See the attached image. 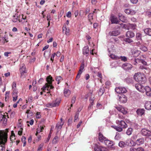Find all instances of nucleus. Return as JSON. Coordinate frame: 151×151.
I'll return each instance as SVG.
<instances>
[{"label":"nucleus","mask_w":151,"mask_h":151,"mask_svg":"<svg viewBox=\"0 0 151 151\" xmlns=\"http://www.w3.org/2000/svg\"><path fill=\"white\" fill-rule=\"evenodd\" d=\"M139 62L142 63L143 65H147V63L144 60L141 59L139 60Z\"/></svg>","instance_id":"54"},{"label":"nucleus","mask_w":151,"mask_h":151,"mask_svg":"<svg viewBox=\"0 0 151 151\" xmlns=\"http://www.w3.org/2000/svg\"><path fill=\"white\" fill-rule=\"evenodd\" d=\"M33 98L32 96H30L28 97V101L30 102H32Z\"/></svg>","instance_id":"62"},{"label":"nucleus","mask_w":151,"mask_h":151,"mask_svg":"<svg viewBox=\"0 0 151 151\" xmlns=\"http://www.w3.org/2000/svg\"><path fill=\"white\" fill-rule=\"evenodd\" d=\"M9 91H6L5 93V100L6 101L9 98Z\"/></svg>","instance_id":"44"},{"label":"nucleus","mask_w":151,"mask_h":151,"mask_svg":"<svg viewBox=\"0 0 151 151\" xmlns=\"http://www.w3.org/2000/svg\"><path fill=\"white\" fill-rule=\"evenodd\" d=\"M94 12L95 11H93V13L89 14L88 16V20L91 24H92L91 20L93 19V15Z\"/></svg>","instance_id":"29"},{"label":"nucleus","mask_w":151,"mask_h":151,"mask_svg":"<svg viewBox=\"0 0 151 151\" xmlns=\"http://www.w3.org/2000/svg\"><path fill=\"white\" fill-rule=\"evenodd\" d=\"M55 53H54L53 54L50 58V60L52 61V62H53V61L54 60V58L55 57Z\"/></svg>","instance_id":"58"},{"label":"nucleus","mask_w":151,"mask_h":151,"mask_svg":"<svg viewBox=\"0 0 151 151\" xmlns=\"http://www.w3.org/2000/svg\"><path fill=\"white\" fill-rule=\"evenodd\" d=\"M20 72L21 74V77L23 76L24 73H27L26 68L24 65L22 66L20 68Z\"/></svg>","instance_id":"19"},{"label":"nucleus","mask_w":151,"mask_h":151,"mask_svg":"<svg viewBox=\"0 0 151 151\" xmlns=\"http://www.w3.org/2000/svg\"><path fill=\"white\" fill-rule=\"evenodd\" d=\"M126 36L127 37L132 38L134 37L135 34L132 31H128L126 33Z\"/></svg>","instance_id":"15"},{"label":"nucleus","mask_w":151,"mask_h":151,"mask_svg":"<svg viewBox=\"0 0 151 151\" xmlns=\"http://www.w3.org/2000/svg\"><path fill=\"white\" fill-rule=\"evenodd\" d=\"M129 37H127L124 39V40L125 42L128 43H130L133 42V40Z\"/></svg>","instance_id":"36"},{"label":"nucleus","mask_w":151,"mask_h":151,"mask_svg":"<svg viewBox=\"0 0 151 151\" xmlns=\"http://www.w3.org/2000/svg\"><path fill=\"white\" fill-rule=\"evenodd\" d=\"M145 92L146 94L149 96H151V89L148 86H146L144 88V90L143 92L144 93Z\"/></svg>","instance_id":"14"},{"label":"nucleus","mask_w":151,"mask_h":151,"mask_svg":"<svg viewBox=\"0 0 151 151\" xmlns=\"http://www.w3.org/2000/svg\"><path fill=\"white\" fill-rule=\"evenodd\" d=\"M82 72V71L79 70L78 73L77 74V76H76V79H78L80 78V77L81 75V74Z\"/></svg>","instance_id":"49"},{"label":"nucleus","mask_w":151,"mask_h":151,"mask_svg":"<svg viewBox=\"0 0 151 151\" xmlns=\"http://www.w3.org/2000/svg\"><path fill=\"white\" fill-rule=\"evenodd\" d=\"M46 81L47 83H46L42 88L43 91H45L46 89L49 91L50 89H52L54 88L52 85V82L53 81V80L52 79V77L50 75L47 77Z\"/></svg>","instance_id":"3"},{"label":"nucleus","mask_w":151,"mask_h":151,"mask_svg":"<svg viewBox=\"0 0 151 151\" xmlns=\"http://www.w3.org/2000/svg\"><path fill=\"white\" fill-rule=\"evenodd\" d=\"M144 140L143 138H141L137 139L134 143L133 146H134L136 144L138 146H140L144 143Z\"/></svg>","instance_id":"9"},{"label":"nucleus","mask_w":151,"mask_h":151,"mask_svg":"<svg viewBox=\"0 0 151 151\" xmlns=\"http://www.w3.org/2000/svg\"><path fill=\"white\" fill-rule=\"evenodd\" d=\"M120 34V32L118 30H115L110 32L109 33V35L112 36H117Z\"/></svg>","instance_id":"17"},{"label":"nucleus","mask_w":151,"mask_h":151,"mask_svg":"<svg viewBox=\"0 0 151 151\" xmlns=\"http://www.w3.org/2000/svg\"><path fill=\"white\" fill-rule=\"evenodd\" d=\"M110 20L112 24H118L120 22L117 17L112 15L110 17Z\"/></svg>","instance_id":"8"},{"label":"nucleus","mask_w":151,"mask_h":151,"mask_svg":"<svg viewBox=\"0 0 151 151\" xmlns=\"http://www.w3.org/2000/svg\"><path fill=\"white\" fill-rule=\"evenodd\" d=\"M144 33L149 36H151V29L147 28L144 29Z\"/></svg>","instance_id":"22"},{"label":"nucleus","mask_w":151,"mask_h":151,"mask_svg":"<svg viewBox=\"0 0 151 151\" xmlns=\"http://www.w3.org/2000/svg\"><path fill=\"white\" fill-rule=\"evenodd\" d=\"M13 89V95L12 96H17V89Z\"/></svg>","instance_id":"52"},{"label":"nucleus","mask_w":151,"mask_h":151,"mask_svg":"<svg viewBox=\"0 0 151 151\" xmlns=\"http://www.w3.org/2000/svg\"><path fill=\"white\" fill-rule=\"evenodd\" d=\"M37 136V139L35 140L36 142H38L41 139V137L40 135L37 134V135H36Z\"/></svg>","instance_id":"57"},{"label":"nucleus","mask_w":151,"mask_h":151,"mask_svg":"<svg viewBox=\"0 0 151 151\" xmlns=\"http://www.w3.org/2000/svg\"><path fill=\"white\" fill-rule=\"evenodd\" d=\"M128 27L129 29L133 30H134L136 29L137 25L136 24H132L129 23L128 24Z\"/></svg>","instance_id":"24"},{"label":"nucleus","mask_w":151,"mask_h":151,"mask_svg":"<svg viewBox=\"0 0 151 151\" xmlns=\"http://www.w3.org/2000/svg\"><path fill=\"white\" fill-rule=\"evenodd\" d=\"M114 127L117 131L119 132H122L123 130V128L119 127L114 126Z\"/></svg>","instance_id":"43"},{"label":"nucleus","mask_w":151,"mask_h":151,"mask_svg":"<svg viewBox=\"0 0 151 151\" xmlns=\"http://www.w3.org/2000/svg\"><path fill=\"white\" fill-rule=\"evenodd\" d=\"M88 47L86 46L84 47L83 48V53L84 54H86V55H88L89 52ZM86 56L88 55H86Z\"/></svg>","instance_id":"27"},{"label":"nucleus","mask_w":151,"mask_h":151,"mask_svg":"<svg viewBox=\"0 0 151 151\" xmlns=\"http://www.w3.org/2000/svg\"><path fill=\"white\" fill-rule=\"evenodd\" d=\"M135 43L136 45L137 46L140 47L141 45H141L142 44V42L141 41H138L137 42H135Z\"/></svg>","instance_id":"55"},{"label":"nucleus","mask_w":151,"mask_h":151,"mask_svg":"<svg viewBox=\"0 0 151 151\" xmlns=\"http://www.w3.org/2000/svg\"><path fill=\"white\" fill-rule=\"evenodd\" d=\"M145 111L144 109H139L137 110L136 113L138 115L142 116L145 113Z\"/></svg>","instance_id":"21"},{"label":"nucleus","mask_w":151,"mask_h":151,"mask_svg":"<svg viewBox=\"0 0 151 151\" xmlns=\"http://www.w3.org/2000/svg\"><path fill=\"white\" fill-rule=\"evenodd\" d=\"M119 19L120 20L122 21L123 22H125L127 21L126 17L123 15H122V17Z\"/></svg>","instance_id":"47"},{"label":"nucleus","mask_w":151,"mask_h":151,"mask_svg":"<svg viewBox=\"0 0 151 151\" xmlns=\"http://www.w3.org/2000/svg\"><path fill=\"white\" fill-rule=\"evenodd\" d=\"M94 150L95 151H102V147L98 145L95 147Z\"/></svg>","instance_id":"40"},{"label":"nucleus","mask_w":151,"mask_h":151,"mask_svg":"<svg viewBox=\"0 0 151 151\" xmlns=\"http://www.w3.org/2000/svg\"><path fill=\"white\" fill-rule=\"evenodd\" d=\"M8 129H6L4 130H0V146L2 147V150L3 148H4L5 144L8 138Z\"/></svg>","instance_id":"1"},{"label":"nucleus","mask_w":151,"mask_h":151,"mask_svg":"<svg viewBox=\"0 0 151 151\" xmlns=\"http://www.w3.org/2000/svg\"><path fill=\"white\" fill-rule=\"evenodd\" d=\"M132 131V129L131 128H129L127 129L126 133L127 135H130L131 134Z\"/></svg>","instance_id":"38"},{"label":"nucleus","mask_w":151,"mask_h":151,"mask_svg":"<svg viewBox=\"0 0 151 151\" xmlns=\"http://www.w3.org/2000/svg\"><path fill=\"white\" fill-rule=\"evenodd\" d=\"M63 32H64L66 35H68L69 34V29L67 28L66 26H64L63 27Z\"/></svg>","instance_id":"25"},{"label":"nucleus","mask_w":151,"mask_h":151,"mask_svg":"<svg viewBox=\"0 0 151 151\" xmlns=\"http://www.w3.org/2000/svg\"><path fill=\"white\" fill-rule=\"evenodd\" d=\"M8 41L4 37H0V45H4L5 42H7Z\"/></svg>","instance_id":"26"},{"label":"nucleus","mask_w":151,"mask_h":151,"mask_svg":"<svg viewBox=\"0 0 151 151\" xmlns=\"http://www.w3.org/2000/svg\"><path fill=\"white\" fill-rule=\"evenodd\" d=\"M123 107L122 106H119L115 107V108L119 111H120L121 110L122 108Z\"/></svg>","instance_id":"59"},{"label":"nucleus","mask_w":151,"mask_h":151,"mask_svg":"<svg viewBox=\"0 0 151 151\" xmlns=\"http://www.w3.org/2000/svg\"><path fill=\"white\" fill-rule=\"evenodd\" d=\"M71 13L70 12H68L66 14V16L70 18L71 17Z\"/></svg>","instance_id":"63"},{"label":"nucleus","mask_w":151,"mask_h":151,"mask_svg":"<svg viewBox=\"0 0 151 151\" xmlns=\"http://www.w3.org/2000/svg\"><path fill=\"white\" fill-rule=\"evenodd\" d=\"M104 92V87H101L100 88L98 92V94L99 96H101Z\"/></svg>","instance_id":"32"},{"label":"nucleus","mask_w":151,"mask_h":151,"mask_svg":"<svg viewBox=\"0 0 151 151\" xmlns=\"http://www.w3.org/2000/svg\"><path fill=\"white\" fill-rule=\"evenodd\" d=\"M119 59H121V60L122 61L125 62L127 60V58L125 56H120L119 57Z\"/></svg>","instance_id":"50"},{"label":"nucleus","mask_w":151,"mask_h":151,"mask_svg":"<svg viewBox=\"0 0 151 151\" xmlns=\"http://www.w3.org/2000/svg\"><path fill=\"white\" fill-rule=\"evenodd\" d=\"M124 12L127 14L134 15L135 14L136 12L134 10H132L129 9H125L124 10Z\"/></svg>","instance_id":"13"},{"label":"nucleus","mask_w":151,"mask_h":151,"mask_svg":"<svg viewBox=\"0 0 151 151\" xmlns=\"http://www.w3.org/2000/svg\"><path fill=\"white\" fill-rule=\"evenodd\" d=\"M79 115L78 113H76L75 114L74 119V122H76L77 119H78Z\"/></svg>","instance_id":"53"},{"label":"nucleus","mask_w":151,"mask_h":151,"mask_svg":"<svg viewBox=\"0 0 151 151\" xmlns=\"http://www.w3.org/2000/svg\"><path fill=\"white\" fill-rule=\"evenodd\" d=\"M98 139L101 142H105L106 140V138L104 137L101 133H99V134Z\"/></svg>","instance_id":"16"},{"label":"nucleus","mask_w":151,"mask_h":151,"mask_svg":"<svg viewBox=\"0 0 151 151\" xmlns=\"http://www.w3.org/2000/svg\"><path fill=\"white\" fill-rule=\"evenodd\" d=\"M136 38L137 40H142V34L138 32L136 34Z\"/></svg>","instance_id":"30"},{"label":"nucleus","mask_w":151,"mask_h":151,"mask_svg":"<svg viewBox=\"0 0 151 151\" xmlns=\"http://www.w3.org/2000/svg\"><path fill=\"white\" fill-rule=\"evenodd\" d=\"M122 67L125 70H129L132 68V65L129 63H126L122 65Z\"/></svg>","instance_id":"12"},{"label":"nucleus","mask_w":151,"mask_h":151,"mask_svg":"<svg viewBox=\"0 0 151 151\" xmlns=\"http://www.w3.org/2000/svg\"><path fill=\"white\" fill-rule=\"evenodd\" d=\"M60 100L59 99H57L55 101L51 103H49L46 104V106L48 108H51L59 106L60 103Z\"/></svg>","instance_id":"4"},{"label":"nucleus","mask_w":151,"mask_h":151,"mask_svg":"<svg viewBox=\"0 0 151 151\" xmlns=\"http://www.w3.org/2000/svg\"><path fill=\"white\" fill-rule=\"evenodd\" d=\"M105 143L109 147L112 146L114 144V143L112 142L109 140L106 139Z\"/></svg>","instance_id":"23"},{"label":"nucleus","mask_w":151,"mask_h":151,"mask_svg":"<svg viewBox=\"0 0 151 151\" xmlns=\"http://www.w3.org/2000/svg\"><path fill=\"white\" fill-rule=\"evenodd\" d=\"M97 76H98V77L100 78V82L101 83V80L102 79V74H101V73H99V72H98Z\"/></svg>","instance_id":"56"},{"label":"nucleus","mask_w":151,"mask_h":151,"mask_svg":"<svg viewBox=\"0 0 151 151\" xmlns=\"http://www.w3.org/2000/svg\"><path fill=\"white\" fill-rule=\"evenodd\" d=\"M56 80L58 81L57 83L59 84L60 82L62 80V78L60 76H58L56 78Z\"/></svg>","instance_id":"45"},{"label":"nucleus","mask_w":151,"mask_h":151,"mask_svg":"<svg viewBox=\"0 0 151 151\" xmlns=\"http://www.w3.org/2000/svg\"><path fill=\"white\" fill-rule=\"evenodd\" d=\"M109 57L113 59L118 60L119 59V57L113 54H111L110 55Z\"/></svg>","instance_id":"35"},{"label":"nucleus","mask_w":151,"mask_h":151,"mask_svg":"<svg viewBox=\"0 0 151 151\" xmlns=\"http://www.w3.org/2000/svg\"><path fill=\"white\" fill-rule=\"evenodd\" d=\"M116 122L119 127L123 128H126L127 127V124L123 120H117L116 121Z\"/></svg>","instance_id":"6"},{"label":"nucleus","mask_w":151,"mask_h":151,"mask_svg":"<svg viewBox=\"0 0 151 151\" xmlns=\"http://www.w3.org/2000/svg\"><path fill=\"white\" fill-rule=\"evenodd\" d=\"M127 145L122 141H121L119 142V146L121 147H124L126 146Z\"/></svg>","instance_id":"34"},{"label":"nucleus","mask_w":151,"mask_h":151,"mask_svg":"<svg viewBox=\"0 0 151 151\" xmlns=\"http://www.w3.org/2000/svg\"><path fill=\"white\" fill-rule=\"evenodd\" d=\"M140 133L143 136L147 137L151 136V131L145 128L142 129Z\"/></svg>","instance_id":"5"},{"label":"nucleus","mask_w":151,"mask_h":151,"mask_svg":"<svg viewBox=\"0 0 151 151\" xmlns=\"http://www.w3.org/2000/svg\"><path fill=\"white\" fill-rule=\"evenodd\" d=\"M115 91L118 93H123L127 91L126 88L122 87H117L115 88Z\"/></svg>","instance_id":"7"},{"label":"nucleus","mask_w":151,"mask_h":151,"mask_svg":"<svg viewBox=\"0 0 151 151\" xmlns=\"http://www.w3.org/2000/svg\"><path fill=\"white\" fill-rule=\"evenodd\" d=\"M121 138V136L118 132L116 133V134L115 137L114 139L116 140H119Z\"/></svg>","instance_id":"46"},{"label":"nucleus","mask_w":151,"mask_h":151,"mask_svg":"<svg viewBox=\"0 0 151 151\" xmlns=\"http://www.w3.org/2000/svg\"><path fill=\"white\" fill-rule=\"evenodd\" d=\"M64 123V122L63 121H61L60 122H58L56 125V128L59 130L62 128Z\"/></svg>","instance_id":"18"},{"label":"nucleus","mask_w":151,"mask_h":151,"mask_svg":"<svg viewBox=\"0 0 151 151\" xmlns=\"http://www.w3.org/2000/svg\"><path fill=\"white\" fill-rule=\"evenodd\" d=\"M64 95L65 97H68L70 94V91L67 88H65L64 90Z\"/></svg>","instance_id":"28"},{"label":"nucleus","mask_w":151,"mask_h":151,"mask_svg":"<svg viewBox=\"0 0 151 151\" xmlns=\"http://www.w3.org/2000/svg\"><path fill=\"white\" fill-rule=\"evenodd\" d=\"M134 78L135 81L140 84H143L146 82V78L143 73H135Z\"/></svg>","instance_id":"2"},{"label":"nucleus","mask_w":151,"mask_h":151,"mask_svg":"<svg viewBox=\"0 0 151 151\" xmlns=\"http://www.w3.org/2000/svg\"><path fill=\"white\" fill-rule=\"evenodd\" d=\"M140 49L144 52L147 51L148 50L147 47L143 45H141Z\"/></svg>","instance_id":"41"},{"label":"nucleus","mask_w":151,"mask_h":151,"mask_svg":"<svg viewBox=\"0 0 151 151\" xmlns=\"http://www.w3.org/2000/svg\"><path fill=\"white\" fill-rule=\"evenodd\" d=\"M119 100L122 103H125L127 101V98L126 96L123 94H121L120 96L119 95Z\"/></svg>","instance_id":"10"},{"label":"nucleus","mask_w":151,"mask_h":151,"mask_svg":"<svg viewBox=\"0 0 151 151\" xmlns=\"http://www.w3.org/2000/svg\"><path fill=\"white\" fill-rule=\"evenodd\" d=\"M76 99V97L75 96H73L71 100V103L72 104H74L75 102V100Z\"/></svg>","instance_id":"61"},{"label":"nucleus","mask_w":151,"mask_h":151,"mask_svg":"<svg viewBox=\"0 0 151 151\" xmlns=\"http://www.w3.org/2000/svg\"><path fill=\"white\" fill-rule=\"evenodd\" d=\"M1 121H3V123L4 125H5L7 122V119L6 117H5L4 115H1Z\"/></svg>","instance_id":"31"},{"label":"nucleus","mask_w":151,"mask_h":151,"mask_svg":"<svg viewBox=\"0 0 151 151\" xmlns=\"http://www.w3.org/2000/svg\"><path fill=\"white\" fill-rule=\"evenodd\" d=\"M18 17L17 14H15L14 15L13 18L12 19L13 22H16L18 20Z\"/></svg>","instance_id":"42"},{"label":"nucleus","mask_w":151,"mask_h":151,"mask_svg":"<svg viewBox=\"0 0 151 151\" xmlns=\"http://www.w3.org/2000/svg\"><path fill=\"white\" fill-rule=\"evenodd\" d=\"M132 62H133L134 64L136 65L138 61L139 62V59L138 58L137 59L134 58H133V59H132Z\"/></svg>","instance_id":"39"},{"label":"nucleus","mask_w":151,"mask_h":151,"mask_svg":"<svg viewBox=\"0 0 151 151\" xmlns=\"http://www.w3.org/2000/svg\"><path fill=\"white\" fill-rule=\"evenodd\" d=\"M146 15L149 17H151V12L149 11H147L146 12Z\"/></svg>","instance_id":"64"},{"label":"nucleus","mask_w":151,"mask_h":151,"mask_svg":"<svg viewBox=\"0 0 151 151\" xmlns=\"http://www.w3.org/2000/svg\"><path fill=\"white\" fill-rule=\"evenodd\" d=\"M125 81L128 83H130L132 82V78L127 77L125 79Z\"/></svg>","instance_id":"51"},{"label":"nucleus","mask_w":151,"mask_h":151,"mask_svg":"<svg viewBox=\"0 0 151 151\" xmlns=\"http://www.w3.org/2000/svg\"><path fill=\"white\" fill-rule=\"evenodd\" d=\"M135 87L137 90L139 91L142 92H143L145 87L141 85V84H136L135 85Z\"/></svg>","instance_id":"11"},{"label":"nucleus","mask_w":151,"mask_h":151,"mask_svg":"<svg viewBox=\"0 0 151 151\" xmlns=\"http://www.w3.org/2000/svg\"><path fill=\"white\" fill-rule=\"evenodd\" d=\"M59 137L58 136H56L53 138L52 140V142L54 144L57 143L58 141Z\"/></svg>","instance_id":"37"},{"label":"nucleus","mask_w":151,"mask_h":151,"mask_svg":"<svg viewBox=\"0 0 151 151\" xmlns=\"http://www.w3.org/2000/svg\"><path fill=\"white\" fill-rule=\"evenodd\" d=\"M139 68L142 69H145L147 71V72L145 70H144V72L146 74H148L150 72V69L148 68H147L146 67L144 66H141L139 67Z\"/></svg>","instance_id":"33"},{"label":"nucleus","mask_w":151,"mask_h":151,"mask_svg":"<svg viewBox=\"0 0 151 151\" xmlns=\"http://www.w3.org/2000/svg\"><path fill=\"white\" fill-rule=\"evenodd\" d=\"M120 111L124 114H126L127 113V111L123 107L122 108Z\"/></svg>","instance_id":"48"},{"label":"nucleus","mask_w":151,"mask_h":151,"mask_svg":"<svg viewBox=\"0 0 151 151\" xmlns=\"http://www.w3.org/2000/svg\"><path fill=\"white\" fill-rule=\"evenodd\" d=\"M137 151H145L144 149L142 147H139L136 149Z\"/></svg>","instance_id":"60"},{"label":"nucleus","mask_w":151,"mask_h":151,"mask_svg":"<svg viewBox=\"0 0 151 151\" xmlns=\"http://www.w3.org/2000/svg\"><path fill=\"white\" fill-rule=\"evenodd\" d=\"M145 108L147 110H151V102L147 101L145 104Z\"/></svg>","instance_id":"20"}]
</instances>
